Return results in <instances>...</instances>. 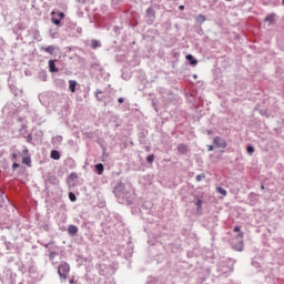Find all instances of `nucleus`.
<instances>
[{
	"label": "nucleus",
	"mask_w": 284,
	"mask_h": 284,
	"mask_svg": "<svg viewBox=\"0 0 284 284\" xmlns=\"http://www.w3.org/2000/svg\"><path fill=\"white\" fill-rule=\"evenodd\" d=\"M233 232L237 233L232 240H231V245L233 250H236V252H243L244 243L243 239L245 236V233L241 231V226H235L233 229Z\"/></svg>",
	"instance_id": "f257e3e1"
},
{
	"label": "nucleus",
	"mask_w": 284,
	"mask_h": 284,
	"mask_svg": "<svg viewBox=\"0 0 284 284\" xmlns=\"http://www.w3.org/2000/svg\"><path fill=\"white\" fill-rule=\"evenodd\" d=\"M58 274L60 278H63V281L68 280V274H70V264L68 263L60 264L58 267Z\"/></svg>",
	"instance_id": "f03ea898"
},
{
	"label": "nucleus",
	"mask_w": 284,
	"mask_h": 284,
	"mask_svg": "<svg viewBox=\"0 0 284 284\" xmlns=\"http://www.w3.org/2000/svg\"><path fill=\"white\" fill-rule=\"evenodd\" d=\"M213 143H214L215 148H222L223 150H225V148H227V142L225 141V139H223L221 136L214 138Z\"/></svg>",
	"instance_id": "7ed1b4c3"
},
{
	"label": "nucleus",
	"mask_w": 284,
	"mask_h": 284,
	"mask_svg": "<svg viewBox=\"0 0 284 284\" xmlns=\"http://www.w3.org/2000/svg\"><path fill=\"white\" fill-rule=\"evenodd\" d=\"M58 17L59 18H51V22L54 24V26H61V20L62 19H65V13H63V12H59L58 13Z\"/></svg>",
	"instance_id": "20e7f679"
},
{
	"label": "nucleus",
	"mask_w": 284,
	"mask_h": 284,
	"mask_svg": "<svg viewBox=\"0 0 284 284\" xmlns=\"http://www.w3.org/2000/svg\"><path fill=\"white\" fill-rule=\"evenodd\" d=\"M79 233V227H77V225H69L68 227V234H70V236H77V234Z\"/></svg>",
	"instance_id": "39448f33"
},
{
	"label": "nucleus",
	"mask_w": 284,
	"mask_h": 284,
	"mask_svg": "<svg viewBox=\"0 0 284 284\" xmlns=\"http://www.w3.org/2000/svg\"><path fill=\"white\" fill-rule=\"evenodd\" d=\"M178 152L180 154H187V144H183V143L179 144Z\"/></svg>",
	"instance_id": "423d86ee"
},
{
	"label": "nucleus",
	"mask_w": 284,
	"mask_h": 284,
	"mask_svg": "<svg viewBox=\"0 0 284 284\" xmlns=\"http://www.w3.org/2000/svg\"><path fill=\"white\" fill-rule=\"evenodd\" d=\"M54 63H55L54 60L49 61V71L50 72H59V69L57 68V64H54Z\"/></svg>",
	"instance_id": "0eeeda50"
},
{
	"label": "nucleus",
	"mask_w": 284,
	"mask_h": 284,
	"mask_svg": "<svg viewBox=\"0 0 284 284\" xmlns=\"http://www.w3.org/2000/svg\"><path fill=\"white\" fill-rule=\"evenodd\" d=\"M50 158L53 159V161H59V159H61V153H59L57 150H52Z\"/></svg>",
	"instance_id": "6e6552de"
},
{
	"label": "nucleus",
	"mask_w": 284,
	"mask_h": 284,
	"mask_svg": "<svg viewBox=\"0 0 284 284\" xmlns=\"http://www.w3.org/2000/svg\"><path fill=\"white\" fill-rule=\"evenodd\" d=\"M41 50H43V52H48V54H54V45L42 47Z\"/></svg>",
	"instance_id": "1a4fd4ad"
},
{
	"label": "nucleus",
	"mask_w": 284,
	"mask_h": 284,
	"mask_svg": "<svg viewBox=\"0 0 284 284\" xmlns=\"http://www.w3.org/2000/svg\"><path fill=\"white\" fill-rule=\"evenodd\" d=\"M186 61H190V64H191V65H196V64L199 63V61L195 60L192 54H187V55H186Z\"/></svg>",
	"instance_id": "9d476101"
},
{
	"label": "nucleus",
	"mask_w": 284,
	"mask_h": 284,
	"mask_svg": "<svg viewBox=\"0 0 284 284\" xmlns=\"http://www.w3.org/2000/svg\"><path fill=\"white\" fill-rule=\"evenodd\" d=\"M69 89L71 92H77V81L70 80L69 81Z\"/></svg>",
	"instance_id": "9b49d317"
},
{
	"label": "nucleus",
	"mask_w": 284,
	"mask_h": 284,
	"mask_svg": "<svg viewBox=\"0 0 284 284\" xmlns=\"http://www.w3.org/2000/svg\"><path fill=\"white\" fill-rule=\"evenodd\" d=\"M205 20H206L205 16H203V14H199L195 18L196 23H205Z\"/></svg>",
	"instance_id": "f8f14e48"
},
{
	"label": "nucleus",
	"mask_w": 284,
	"mask_h": 284,
	"mask_svg": "<svg viewBox=\"0 0 284 284\" xmlns=\"http://www.w3.org/2000/svg\"><path fill=\"white\" fill-rule=\"evenodd\" d=\"M91 48L93 50H97V48H101V43L99 42V40H92L91 41Z\"/></svg>",
	"instance_id": "ddd939ff"
},
{
	"label": "nucleus",
	"mask_w": 284,
	"mask_h": 284,
	"mask_svg": "<svg viewBox=\"0 0 284 284\" xmlns=\"http://www.w3.org/2000/svg\"><path fill=\"white\" fill-rule=\"evenodd\" d=\"M22 163L24 165H29V168H30V165L32 164V159H30V156H26L22 159Z\"/></svg>",
	"instance_id": "4468645a"
},
{
	"label": "nucleus",
	"mask_w": 284,
	"mask_h": 284,
	"mask_svg": "<svg viewBox=\"0 0 284 284\" xmlns=\"http://www.w3.org/2000/svg\"><path fill=\"white\" fill-rule=\"evenodd\" d=\"M216 192H219V194H222V196H227V191L221 186L216 189Z\"/></svg>",
	"instance_id": "2eb2a0df"
},
{
	"label": "nucleus",
	"mask_w": 284,
	"mask_h": 284,
	"mask_svg": "<svg viewBox=\"0 0 284 284\" xmlns=\"http://www.w3.org/2000/svg\"><path fill=\"white\" fill-rule=\"evenodd\" d=\"M95 170H97L98 174H103L104 168L101 163H99L95 165Z\"/></svg>",
	"instance_id": "dca6fc26"
},
{
	"label": "nucleus",
	"mask_w": 284,
	"mask_h": 284,
	"mask_svg": "<svg viewBox=\"0 0 284 284\" xmlns=\"http://www.w3.org/2000/svg\"><path fill=\"white\" fill-rule=\"evenodd\" d=\"M146 14H148V17H155V14H154V9H152V7H150L149 9H146Z\"/></svg>",
	"instance_id": "f3484780"
},
{
	"label": "nucleus",
	"mask_w": 284,
	"mask_h": 284,
	"mask_svg": "<svg viewBox=\"0 0 284 284\" xmlns=\"http://www.w3.org/2000/svg\"><path fill=\"white\" fill-rule=\"evenodd\" d=\"M146 162L152 165V163H154V154L148 155L146 156Z\"/></svg>",
	"instance_id": "a211bd4d"
},
{
	"label": "nucleus",
	"mask_w": 284,
	"mask_h": 284,
	"mask_svg": "<svg viewBox=\"0 0 284 284\" xmlns=\"http://www.w3.org/2000/svg\"><path fill=\"white\" fill-rule=\"evenodd\" d=\"M265 21H267L268 23H274V14H270L265 18Z\"/></svg>",
	"instance_id": "6ab92c4d"
},
{
	"label": "nucleus",
	"mask_w": 284,
	"mask_h": 284,
	"mask_svg": "<svg viewBox=\"0 0 284 284\" xmlns=\"http://www.w3.org/2000/svg\"><path fill=\"white\" fill-rule=\"evenodd\" d=\"M246 152L250 154V156H252L254 154V146H247Z\"/></svg>",
	"instance_id": "aec40b11"
},
{
	"label": "nucleus",
	"mask_w": 284,
	"mask_h": 284,
	"mask_svg": "<svg viewBox=\"0 0 284 284\" xmlns=\"http://www.w3.org/2000/svg\"><path fill=\"white\" fill-rule=\"evenodd\" d=\"M69 199H70V201H72V203H74V201H77V195L74 193L70 192Z\"/></svg>",
	"instance_id": "412c9836"
},
{
	"label": "nucleus",
	"mask_w": 284,
	"mask_h": 284,
	"mask_svg": "<svg viewBox=\"0 0 284 284\" xmlns=\"http://www.w3.org/2000/svg\"><path fill=\"white\" fill-rule=\"evenodd\" d=\"M195 205H196L197 210H202V207H203V201L197 200V202L195 203Z\"/></svg>",
	"instance_id": "4be33fe9"
},
{
	"label": "nucleus",
	"mask_w": 284,
	"mask_h": 284,
	"mask_svg": "<svg viewBox=\"0 0 284 284\" xmlns=\"http://www.w3.org/2000/svg\"><path fill=\"white\" fill-rule=\"evenodd\" d=\"M203 179H205V174L196 175V176H195V181H197V182L203 181Z\"/></svg>",
	"instance_id": "5701e85b"
},
{
	"label": "nucleus",
	"mask_w": 284,
	"mask_h": 284,
	"mask_svg": "<svg viewBox=\"0 0 284 284\" xmlns=\"http://www.w3.org/2000/svg\"><path fill=\"white\" fill-rule=\"evenodd\" d=\"M17 168H19V163L14 162V163L12 164V169H13V170H17Z\"/></svg>",
	"instance_id": "b1692460"
},
{
	"label": "nucleus",
	"mask_w": 284,
	"mask_h": 284,
	"mask_svg": "<svg viewBox=\"0 0 284 284\" xmlns=\"http://www.w3.org/2000/svg\"><path fill=\"white\" fill-rule=\"evenodd\" d=\"M212 150H214V145H207V151L212 152Z\"/></svg>",
	"instance_id": "393cba45"
},
{
	"label": "nucleus",
	"mask_w": 284,
	"mask_h": 284,
	"mask_svg": "<svg viewBox=\"0 0 284 284\" xmlns=\"http://www.w3.org/2000/svg\"><path fill=\"white\" fill-rule=\"evenodd\" d=\"M11 159H12V161H17V153H13V154L11 155Z\"/></svg>",
	"instance_id": "a878e982"
},
{
	"label": "nucleus",
	"mask_w": 284,
	"mask_h": 284,
	"mask_svg": "<svg viewBox=\"0 0 284 284\" xmlns=\"http://www.w3.org/2000/svg\"><path fill=\"white\" fill-rule=\"evenodd\" d=\"M0 207H3V197L0 195Z\"/></svg>",
	"instance_id": "bb28decb"
},
{
	"label": "nucleus",
	"mask_w": 284,
	"mask_h": 284,
	"mask_svg": "<svg viewBox=\"0 0 284 284\" xmlns=\"http://www.w3.org/2000/svg\"><path fill=\"white\" fill-rule=\"evenodd\" d=\"M118 102H119V103H123V98H119V99H118Z\"/></svg>",
	"instance_id": "cd10ccee"
},
{
	"label": "nucleus",
	"mask_w": 284,
	"mask_h": 284,
	"mask_svg": "<svg viewBox=\"0 0 284 284\" xmlns=\"http://www.w3.org/2000/svg\"><path fill=\"white\" fill-rule=\"evenodd\" d=\"M179 10H185V7L184 6H180Z\"/></svg>",
	"instance_id": "c85d7f7f"
},
{
	"label": "nucleus",
	"mask_w": 284,
	"mask_h": 284,
	"mask_svg": "<svg viewBox=\"0 0 284 284\" xmlns=\"http://www.w3.org/2000/svg\"><path fill=\"white\" fill-rule=\"evenodd\" d=\"M23 154H28V149H24V150H23Z\"/></svg>",
	"instance_id": "c756f323"
},
{
	"label": "nucleus",
	"mask_w": 284,
	"mask_h": 284,
	"mask_svg": "<svg viewBox=\"0 0 284 284\" xmlns=\"http://www.w3.org/2000/svg\"><path fill=\"white\" fill-rule=\"evenodd\" d=\"M54 14H57L55 11H52V12H51V16L54 17Z\"/></svg>",
	"instance_id": "7c9ffc66"
},
{
	"label": "nucleus",
	"mask_w": 284,
	"mask_h": 284,
	"mask_svg": "<svg viewBox=\"0 0 284 284\" xmlns=\"http://www.w3.org/2000/svg\"><path fill=\"white\" fill-rule=\"evenodd\" d=\"M74 283V280H70V284Z\"/></svg>",
	"instance_id": "2f4dec72"
},
{
	"label": "nucleus",
	"mask_w": 284,
	"mask_h": 284,
	"mask_svg": "<svg viewBox=\"0 0 284 284\" xmlns=\"http://www.w3.org/2000/svg\"><path fill=\"white\" fill-rule=\"evenodd\" d=\"M261 187H262V190H265V186H264V185H262Z\"/></svg>",
	"instance_id": "473e14b6"
},
{
	"label": "nucleus",
	"mask_w": 284,
	"mask_h": 284,
	"mask_svg": "<svg viewBox=\"0 0 284 284\" xmlns=\"http://www.w3.org/2000/svg\"><path fill=\"white\" fill-rule=\"evenodd\" d=\"M283 6H284V0H283Z\"/></svg>",
	"instance_id": "72a5a7b5"
}]
</instances>
